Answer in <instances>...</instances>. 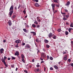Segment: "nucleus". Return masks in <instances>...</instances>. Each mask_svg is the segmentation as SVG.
I'll use <instances>...</instances> for the list:
<instances>
[{
    "label": "nucleus",
    "mask_w": 73,
    "mask_h": 73,
    "mask_svg": "<svg viewBox=\"0 0 73 73\" xmlns=\"http://www.w3.org/2000/svg\"><path fill=\"white\" fill-rule=\"evenodd\" d=\"M66 52L65 51L64 52H63V54H66Z\"/></svg>",
    "instance_id": "6e6d98bb"
},
{
    "label": "nucleus",
    "mask_w": 73,
    "mask_h": 73,
    "mask_svg": "<svg viewBox=\"0 0 73 73\" xmlns=\"http://www.w3.org/2000/svg\"><path fill=\"white\" fill-rule=\"evenodd\" d=\"M56 7H59V4H58V5H56Z\"/></svg>",
    "instance_id": "603ef678"
},
{
    "label": "nucleus",
    "mask_w": 73,
    "mask_h": 73,
    "mask_svg": "<svg viewBox=\"0 0 73 73\" xmlns=\"http://www.w3.org/2000/svg\"><path fill=\"white\" fill-rule=\"evenodd\" d=\"M35 72H40V70L39 68H37L36 69H35L34 70Z\"/></svg>",
    "instance_id": "f8f14e48"
},
{
    "label": "nucleus",
    "mask_w": 73,
    "mask_h": 73,
    "mask_svg": "<svg viewBox=\"0 0 73 73\" xmlns=\"http://www.w3.org/2000/svg\"><path fill=\"white\" fill-rule=\"evenodd\" d=\"M32 62H35V59H33L32 60Z\"/></svg>",
    "instance_id": "052dcab7"
},
{
    "label": "nucleus",
    "mask_w": 73,
    "mask_h": 73,
    "mask_svg": "<svg viewBox=\"0 0 73 73\" xmlns=\"http://www.w3.org/2000/svg\"><path fill=\"white\" fill-rule=\"evenodd\" d=\"M26 47L27 48H30V46L29 44H27L26 45Z\"/></svg>",
    "instance_id": "ddd939ff"
},
{
    "label": "nucleus",
    "mask_w": 73,
    "mask_h": 73,
    "mask_svg": "<svg viewBox=\"0 0 73 73\" xmlns=\"http://www.w3.org/2000/svg\"><path fill=\"white\" fill-rule=\"evenodd\" d=\"M72 28H70L69 29L68 31H69V32L70 33L71 30H72Z\"/></svg>",
    "instance_id": "cd10ccee"
},
{
    "label": "nucleus",
    "mask_w": 73,
    "mask_h": 73,
    "mask_svg": "<svg viewBox=\"0 0 73 73\" xmlns=\"http://www.w3.org/2000/svg\"><path fill=\"white\" fill-rule=\"evenodd\" d=\"M52 37L54 39H56V36H54Z\"/></svg>",
    "instance_id": "f704fd0d"
},
{
    "label": "nucleus",
    "mask_w": 73,
    "mask_h": 73,
    "mask_svg": "<svg viewBox=\"0 0 73 73\" xmlns=\"http://www.w3.org/2000/svg\"><path fill=\"white\" fill-rule=\"evenodd\" d=\"M31 33H32L33 34V36H35V35H36V34L34 32H31Z\"/></svg>",
    "instance_id": "4468645a"
},
{
    "label": "nucleus",
    "mask_w": 73,
    "mask_h": 73,
    "mask_svg": "<svg viewBox=\"0 0 73 73\" xmlns=\"http://www.w3.org/2000/svg\"><path fill=\"white\" fill-rule=\"evenodd\" d=\"M23 12H24V14H25V13H26L25 11H23Z\"/></svg>",
    "instance_id": "e2e57ef3"
},
{
    "label": "nucleus",
    "mask_w": 73,
    "mask_h": 73,
    "mask_svg": "<svg viewBox=\"0 0 73 73\" xmlns=\"http://www.w3.org/2000/svg\"><path fill=\"white\" fill-rule=\"evenodd\" d=\"M53 1L55 3H58V2L57 1V0H54Z\"/></svg>",
    "instance_id": "7c9ffc66"
},
{
    "label": "nucleus",
    "mask_w": 73,
    "mask_h": 73,
    "mask_svg": "<svg viewBox=\"0 0 73 73\" xmlns=\"http://www.w3.org/2000/svg\"><path fill=\"white\" fill-rule=\"evenodd\" d=\"M24 72L25 73H28V72L26 70H24Z\"/></svg>",
    "instance_id": "c9c22d12"
},
{
    "label": "nucleus",
    "mask_w": 73,
    "mask_h": 73,
    "mask_svg": "<svg viewBox=\"0 0 73 73\" xmlns=\"http://www.w3.org/2000/svg\"><path fill=\"white\" fill-rule=\"evenodd\" d=\"M50 70H53V68L52 67H50Z\"/></svg>",
    "instance_id": "49530a36"
},
{
    "label": "nucleus",
    "mask_w": 73,
    "mask_h": 73,
    "mask_svg": "<svg viewBox=\"0 0 73 73\" xmlns=\"http://www.w3.org/2000/svg\"><path fill=\"white\" fill-rule=\"evenodd\" d=\"M16 17V15H14L13 16V19H15V18Z\"/></svg>",
    "instance_id": "72a5a7b5"
},
{
    "label": "nucleus",
    "mask_w": 73,
    "mask_h": 73,
    "mask_svg": "<svg viewBox=\"0 0 73 73\" xmlns=\"http://www.w3.org/2000/svg\"><path fill=\"white\" fill-rule=\"evenodd\" d=\"M66 24H67V25H69V23H68V22H66Z\"/></svg>",
    "instance_id": "4d7b16f0"
},
{
    "label": "nucleus",
    "mask_w": 73,
    "mask_h": 73,
    "mask_svg": "<svg viewBox=\"0 0 73 73\" xmlns=\"http://www.w3.org/2000/svg\"><path fill=\"white\" fill-rule=\"evenodd\" d=\"M63 20H64V21H66L67 20V18H65L64 17V18H63Z\"/></svg>",
    "instance_id": "473e14b6"
},
{
    "label": "nucleus",
    "mask_w": 73,
    "mask_h": 73,
    "mask_svg": "<svg viewBox=\"0 0 73 73\" xmlns=\"http://www.w3.org/2000/svg\"><path fill=\"white\" fill-rule=\"evenodd\" d=\"M40 17H37L36 19H37V20L38 21V22H41V20L40 19Z\"/></svg>",
    "instance_id": "39448f33"
},
{
    "label": "nucleus",
    "mask_w": 73,
    "mask_h": 73,
    "mask_svg": "<svg viewBox=\"0 0 73 73\" xmlns=\"http://www.w3.org/2000/svg\"><path fill=\"white\" fill-rule=\"evenodd\" d=\"M32 27H33V28H35L36 27V25L35 24H33L32 25Z\"/></svg>",
    "instance_id": "aec40b11"
},
{
    "label": "nucleus",
    "mask_w": 73,
    "mask_h": 73,
    "mask_svg": "<svg viewBox=\"0 0 73 73\" xmlns=\"http://www.w3.org/2000/svg\"><path fill=\"white\" fill-rule=\"evenodd\" d=\"M61 62H62V61H60V62H58V64H60V63H61Z\"/></svg>",
    "instance_id": "680f3d73"
},
{
    "label": "nucleus",
    "mask_w": 73,
    "mask_h": 73,
    "mask_svg": "<svg viewBox=\"0 0 73 73\" xmlns=\"http://www.w3.org/2000/svg\"><path fill=\"white\" fill-rule=\"evenodd\" d=\"M21 4H19V6L18 7V9H19L20 8V7H21Z\"/></svg>",
    "instance_id": "2f4dec72"
},
{
    "label": "nucleus",
    "mask_w": 73,
    "mask_h": 73,
    "mask_svg": "<svg viewBox=\"0 0 73 73\" xmlns=\"http://www.w3.org/2000/svg\"><path fill=\"white\" fill-rule=\"evenodd\" d=\"M42 57V55H41V57L40 58V60H41V61H43V59L41 57Z\"/></svg>",
    "instance_id": "a19ab883"
},
{
    "label": "nucleus",
    "mask_w": 73,
    "mask_h": 73,
    "mask_svg": "<svg viewBox=\"0 0 73 73\" xmlns=\"http://www.w3.org/2000/svg\"><path fill=\"white\" fill-rule=\"evenodd\" d=\"M68 34H69V33L67 31H65V34L66 35H68Z\"/></svg>",
    "instance_id": "5701e85b"
},
{
    "label": "nucleus",
    "mask_w": 73,
    "mask_h": 73,
    "mask_svg": "<svg viewBox=\"0 0 73 73\" xmlns=\"http://www.w3.org/2000/svg\"><path fill=\"white\" fill-rule=\"evenodd\" d=\"M50 59L51 60H53V58L52 57H50Z\"/></svg>",
    "instance_id": "4c0bfd02"
},
{
    "label": "nucleus",
    "mask_w": 73,
    "mask_h": 73,
    "mask_svg": "<svg viewBox=\"0 0 73 73\" xmlns=\"http://www.w3.org/2000/svg\"><path fill=\"white\" fill-rule=\"evenodd\" d=\"M36 66L38 68L40 66V65L39 64H37L36 65Z\"/></svg>",
    "instance_id": "de8ad7c7"
},
{
    "label": "nucleus",
    "mask_w": 73,
    "mask_h": 73,
    "mask_svg": "<svg viewBox=\"0 0 73 73\" xmlns=\"http://www.w3.org/2000/svg\"><path fill=\"white\" fill-rule=\"evenodd\" d=\"M42 55L43 58H44L45 57V53H44L43 52L42 53Z\"/></svg>",
    "instance_id": "9d476101"
},
{
    "label": "nucleus",
    "mask_w": 73,
    "mask_h": 73,
    "mask_svg": "<svg viewBox=\"0 0 73 73\" xmlns=\"http://www.w3.org/2000/svg\"><path fill=\"white\" fill-rule=\"evenodd\" d=\"M36 27H37V28H40V25H37Z\"/></svg>",
    "instance_id": "8fccbe9b"
},
{
    "label": "nucleus",
    "mask_w": 73,
    "mask_h": 73,
    "mask_svg": "<svg viewBox=\"0 0 73 73\" xmlns=\"http://www.w3.org/2000/svg\"><path fill=\"white\" fill-rule=\"evenodd\" d=\"M11 57L12 58V60H15V59H16V58H15V57L12 56Z\"/></svg>",
    "instance_id": "393cba45"
},
{
    "label": "nucleus",
    "mask_w": 73,
    "mask_h": 73,
    "mask_svg": "<svg viewBox=\"0 0 73 73\" xmlns=\"http://www.w3.org/2000/svg\"><path fill=\"white\" fill-rule=\"evenodd\" d=\"M71 44H72V45H73V41H71Z\"/></svg>",
    "instance_id": "09e8293b"
},
{
    "label": "nucleus",
    "mask_w": 73,
    "mask_h": 73,
    "mask_svg": "<svg viewBox=\"0 0 73 73\" xmlns=\"http://www.w3.org/2000/svg\"><path fill=\"white\" fill-rule=\"evenodd\" d=\"M7 58L6 56H4V60H5H5Z\"/></svg>",
    "instance_id": "ea45409f"
},
{
    "label": "nucleus",
    "mask_w": 73,
    "mask_h": 73,
    "mask_svg": "<svg viewBox=\"0 0 73 73\" xmlns=\"http://www.w3.org/2000/svg\"><path fill=\"white\" fill-rule=\"evenodd\" d=\"M35 6H36V7H38L39 6H40V5H39V4L37 3H36L35 4Z\"/></svg>",
    "instance_id": "412c9836"
},
{
    "label": "nucleus",
    "mask_w": 73,
    "mask_h": 73,
    "mask_svg": "<svg viewBox=\"0 0 73 73\" xmlns=\"http://www.w3.org/2000/svg\"><path fill=\"white\" fill-rule=\"evenodd\" d=\"M44 42L45 43H48L49 41L46 39H45L44 40Z\"/></svg>",
    "instance_id": "9b49d317"
},
{
    "label": "nucleus",
    "mask_w": 73,
    "mask_h": 73,
    "mask_svg": "<svg viewBox=\"0 0 73 73\" xmlns=\"http://www.w3.org/2000/svg\"><path fill=\"white\" fill-rule=\"evenodd\" d=\"M4 49L3 48H2L1 49H0L1 54H2V53H3V52H4Z\"/></svg>",
    "instance_id": "423d86ee"
},
{
    "label": "nucleus",
    "mask_w": 73,
    "mask_h": 73,
    "mask_svg": "<svg viewBox=\"0 0 73 73\" xmlns=\"http://www.w3.org/2000/svg\"><path fill=\"white\" fill-rule=\"evenodd\" d=\"M22 60L23 61V62H24V63H25V60H24V58L22 59Z\"/></svg>",
    "instance_id": "bb28decb"
},
{
    "label": "nucleus",
    "mask_w": 73,
    "mask_h": 73,
    "mask_svg": "<svg viewBox=\"0 0 73 73\" xmlns=\"http://www.w3.org/2000/svg\"><path fill=\"white\" fill-rule=\"evenodd\" d=\"M54 68L56 69V70L58 69V68L56 66H54Z\"/></svg>",
    "instance_id": "f3484780"
},
{
    "label": "nucleus",
    "mask_w": 73,
    "mask_h": 73,
    "mask_svg": "<svg viewBox=\"0 0 73 73\" xmlns=\"http://www.w3.org/2000/svg\"><path fill=\"white\" fill-rule=\"evenodd\" d=\"M44 61H42L41 62V64H42V63H44Z\"/></svg>",
    "instance_id": "0e129e2a"
},
{
    "label": "nucleus",
    "mask_w": 73,
    "mask_h": 73,
    "mask_svg": "<svg viewBox=\"0 0 73 73\" xmlns=\"http://www.w3.org/2000/svg\"><path fill=\"white\" fill-rule=\"evenodd\" d=\"M33 1H36V3H38V0H33Z\"/></svg>",
    "instance_id": "b1692460"
},
{
    "label": "nucleus",
    "mask_w": 73,
    "mask_h": 73,
    "mask_svg": "<svg viewBox=\"0 0 73 73\" xmlns=\"http://www.w3.org/2000/svg\"><path fill=\"white\" fill-rule=\"evenodd\" d=\"M18 58L20 60V56H19L18 55Z\"/></svg>",
    "instance_id": "13d9d810"
},
{
    "label": "nucleus",
    "mask_w": 73,
    "mask_h": 73,
    "mask_svg": "<svg viewBox=\"0 0 73 73\" xmlns=\"http://www.w3.org/2000/svg\"><path fill=\"white\" fill-rule=\"evenodd\" d=\"M43 50L44 51V52H45V49L44 48L43 49Z\"/></svg>",
    "instance_id": "bf43d9fd"
},
{
    "label": "nucleus",
    "mask_w": 73,
    "mask_h": 73,
    "mask_svg": "<svg viewBox=\"0 0 73 73\" xmlns=\"http://www.w3.org/2000/svg\"><path fill=\"white\" fill-rule=\"evenodd\" d=\"M71 65L72 66H73V63H71Z\"/></svg>",
    "instance_id": "5fc2aeb1"
},
{
    "label": "nucleus",
    "mask_w": 73,
    "mask_h": 73,
    "mask_svg": "<svg viewBox=\"0 0 73 73\" xmlns=\"http://www.w3.org/2000/svg\"><path fill=\"white\" fill-rule=\"evenodd\" d=\"M15 42L17 44V45H18V44L21 42V40L19 39L16 40H15Z\"/></svg>",
    "instance_id": "7ed1b4c3"
},
{
    "label": "nucleus",
    "mask_w": 73,
    "mask_h": 73,
    "mask_svg": "<svg viewBox=\"0 0 73 73\" xmlns=\"http://www.w3.org/2000/svg\"><path fill=\"white\" fill-rule=\"evenodd\" d=\"M70 2L69 1H68L66 4V5H70Z\"/></svg>",
    "instance_id": "2eb2a0df"
},
{
    "label": "nucleus",
    "mask_w": 73,
    "mask_h": 73,
    "mask_svg": "<svg viewBox=\"0 0 73 73\" xmlns=\"http://www.w3.org/2000/svg\"><path fill=\"white\" fill-rule=\"evenodd\" d=\"M69 15H67L66 16V18L67 19H68V17H69Z\"/></svg>",
    "instance_id": "58836bf2"
},
{
    "label": "nucleus",
    "mask_w": 73,
    "mask_h": 73,
    "mask_svg": "<svg viewBox=\"0 0 73 73\" xmlns=\"http://www.w3.org/2000/svg\"><path fill=\"white\" fill-rule=\"evenodd\" d=\"M8 24L9 26H11L12 25V23H11V21L9 20L8 21Z\"/></svg>",
    "instance_id": "6e6552de"
},
{
    "label": "nucleus",
    "mask_w": 73,
    "mask_h": 73,
    "mask_svg": "<svg viewBox=\"0 0 73 73\" xmlns=\"http://www.w3.org/2000/svg\"><path fill=\"white\" fill-rule=\"evenodd\" d=\"M25 43H23V45H25Z\"/></svg>",
    "instance_id": "774afa93"
},
{
    "label": "nucleus",
    "mask_w": 73,
    "mask_h": 73,
    "mask_svg": "<svg viewBox=\"0 0 73 73\" xmlns=\"http://www.w3.org/2000/svg\"><path fill=\"white\" fill-rule=\"evenodd\" d=\"M67 57H68V55H65L64 57V60H65V61H66L68 58H67Z\"/></svg>",
    "instance_id": "20e7f679"
},
{
    "label": "nucleus",
    "mask_w": 73,
    "mask_h": 73,
    "mask_svg": "<svg viewBox=\"0 0 73 73\" xmlns=\"http://www.w3.org/2000/svg\"><path fill=\"white\" fill-rule=\"evenodd\" d=\"M50 46H49V45H48V44H46V47L47 48H49Z\"/></svg>",
    "instance_id": "c85d7f7f"
},
{
    "label": "nucleus",
    "mask_w": 73,
    "mask_h": 73,
    "mask_svg": "<svg viewBox=\"0 0 73 73\" xmlns=\"http://www.w3.org/2000/svg\"><path fill=\"white\" fill-rule=\"evenodd\" d=\"M23 30L24 31V32H26V33L28 32L27 31V30L25 29H23Z\"/></svg>",
    "instance_id": "4be33fe9"
},
{
    "label": "nucleus",
    "mask_w": 73,
    "mask_h": 73,
    "mask_svg": "<svg viewBox=\"0 0 73 73\" xmlns=\"http://www.w3.org/2000/svg\"><path fill=\"white\" fill-rule=\"evenodd\" d=\"M58 31L59 32H61V29H58Z\"/></svg>",
    "instance_id": "a18cd8bd"
},
{
    "label": "nucleus",
    "mask_w": 73,
    "mask_h": 73,
    "mask_svg": "<svg viewBox=\"0 0 73 73\" xmlns=\"http://www.w3.org/2000/svg\"><path fill=\"white\" fill-rule=\"evenodd\" d=\"M11 66L12 68H14V67L15 66V65L13 64L12 65H11Z\"/></svg>",
    "instance_id": "79ce46f5"
},
{
    "label": "nucleus",
    "mask_w": 73,
    "mask_h": 73,
    "mask_svg": "<svg viewBox=\"0 0 73 73\" xmlns=\"http://www.w3.org/2000/svg\"><path fill=\"white\" fill-rule=\"evenodd\" d=\"M67 61H68V62H70L71 61V59H69L68 60H67Z\"/></svg>",
    "instance_id": "a878e982"
},
{
    "label": "nucleus",
    "mask_w": 73,
    "mask_h": 73,
    "mask_svg": "<svg viewBox=\"0 0 73 73\" xmlns=\"http://www.w3.org/2000/svg\"><path fill=\"white\" fill-rule=\"evenodd\" d=\"M52 10H53V12L54 13H55V12H54V8H52Z\"/></svg>",
    "instance_id": "e433bc0d"
},
{
    "label": "nucleus",
    "mask_w": 73,
    "mask_h": 73,
    "mask_svg": "<svg viewBox=\"0 0 73 73\" xmlns=\"http://www.w3.org/2000/svg\"><path fill=\"white\" fill-rule=\"evenodd\" d=\"M15 55V56H19V52L18 51H16Z\"/></svg>",
    "instance_id": "0eeeda50"
},
{
    "label": "nucleus",
    "mask_w": 73,
    "mask_h": 73,
    "mask_svg": "<svg viewBox=\"0 0 73 73\" xmlns=\"http://www.w3.org/2000/svg\"><path fill=\"white\" fill-rule=\"evenodd\" d=\"M51 5L52 7V8H55V4L53 5V4H52Z\"/></svg>",
    "instance_id": "6ab92c4d"
},
{
    "label": "nucleus",
    "mask_w": 73,
    "mask_h": 73,
    "mask_svg": "<svg viewBox=\"0 0 73 73\" xmlns=\"http://www.w3.org/2000/svg\"><path fill=\"white\" fill-rule=\"evenodd\" d=\"M70 27H73V23H72L70 25Z\"/></svg>",
    "instance_id": "c756f323"
},
{
    "label": "nucleus",
    "mask_w": 73,
    "mask_h": 73,
    "mask_svg": "<svg viewBox=\"0 0 73 73\" xmlns=\"http://www.w3.org/2000/svg\"><path fill=\"white\" fill-rule=\"evenodd\" d=\"M64 10H65V12H68V10L66 9H64Z\"/></svg>",
    "instance_id": "37998d69"
},
{
    "label": "nucleus",
    "mask_w": 73,
    "mask_h": 73,
    "mask_svg": "<svg viewBox=\"0 0 73 73\" xmlns=\"http://www.w3.org/2000/svg\"><path fill=\"white\" fill-rule=\"evenodd\" d=\"M13 5H12L11 6L10 9L9 11L10 12H9V15L10 16H12V14L13 13Z\"/></svg>",
    "instance_id": "f257e3e1"
},
{
    "label": "nucleus",
    "mask_w": 73,
    "mask_h": 73,
    "mask_svg": "<svg viewBox=\"0 0 73 73\" xmlns=\"http://www.w3.org/2000/svg\"><path fill=\"white\" fill-rule=\"evenodd\" d=\"M47 59L48 60L49 58V56H47Z\"/></svg>",
    "instance_id": "3c124183"
},
{
    "label": "nucleus",
    "mask_w": 73,
    "mask_h": 73,
    "mask_svg": "<svg viewBox=\"0 0 73 73\" xmlns=\"http://www.w3.org/2000/svg\"><path fill=\"white\" fill-rule=\"evenodd\" d=\"M3 42H5H5H6V40H3Z\"/></svg>",
    "instance_id": "864d4df0"
},
{
    "label": "nucleus",
    "mask_w": 73,
    "mask_h": 73,
    "mask_svg": "<svg viewBox=\"0 0 73 73\" xmlns=\"http://www.w3.org/2000/svg\"><path fill=\"white\" fill-rule=\"evenodd\" d=\"M34 23L35 24H36V25H38V22L37 21H35Z\"/></svg>",
    "instance_id": "dca6fc26"
},
{
    "label": "nucleus",
    "mask_w": 73,
    "mask_h": 73,
    "mask_svg": "<svg viewBox=\"0 0 73 73\" xmlns=\"http://www.w3.org/2000/svg\"><path fill=\"white\" fill-rule=\"evenodd\" d=\"M1 60L2 62H3V64H4L5 66H6V67H7V66H8L7 65V64H6V62H5V60H4V59L3 58H2Z\"/></svg>",
    "instance_id": "f03ea898"
},
{
    "label": "nucleus",
    "mask_w": 73,
    "mask_h": 73,
    "mask_svg": "<svg viewBox=\"0 0 73 73\" xmlns=\"http://www.w3.org/2000/svg\"><path fill=\"white\" fill-rule=\"evenodd\" d=\"M52 36V33H50L49 34L48 37L49 38H51Z\"/></svg>",
    "instance_id": "1a4fd4ad"
},
{
    "label": "nucleus",
    "mask_w": 73,
    "mask_h": 73,
    "mask_svg": "<svg viewBox=\"0 0 73 73\" xmlns=\"http://www.w3.org/2000/svg\"><path fill=\"white\" fill-rule=\"evenodd\" d=\"M36 42H38V39H36Z\"/></svg>",
    "instance_id": "69168bd1"
},
{
    "label": "nucleus",
    "mask_w": 73,
    "mask_h": 73,
    "mask_svg": "<svg viewBox=\"0 0 73 73\" xmlns=\"http://www.w3.org/2000/svg\"><path fill=\"white\" fill-rule=\"evenodd\" d=\"M62 14V15H65V14H66V13H61Z\"/></svg>",
    "instance_id": "c03bdc74"
},
{
    "label": "nucleus",
    "mask_w": 73,
    "mask_h": 73,
    "mask_svg": "<svg viewBox=\"0 0 73 73\" xmlns=\"http://www.w3.org/2000/svg\"><path fill=\"white\" fill-rule=\"evenodd\" d=\"M18 69V68H16V71H17Z\"/></svg>",
    "instance_id": "338daca9"
},
{
    "label": "nucleus",
    "mask_w": 73,
    "mask_h": 73,
    "mask_svg": "<svg viewBox=\"0 0 73 73\" xmlns=\"http://www.w3.org/2000/svg\"><path fill=\"white\" fill-rule=\"evenodd\" d=\"M21 57H22V59L24 58H25V56H24V54H22L21 55Z\"/></svg>",
    "instance_id": "a211bd4d"
}]
</instances>
